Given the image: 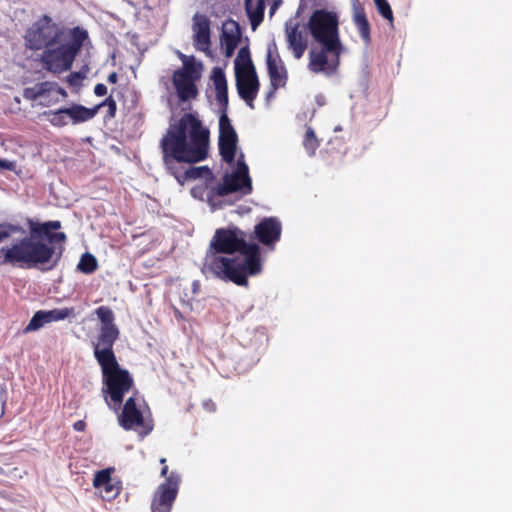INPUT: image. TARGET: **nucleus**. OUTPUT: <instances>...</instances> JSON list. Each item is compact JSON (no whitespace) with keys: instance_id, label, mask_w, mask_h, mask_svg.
Here are the masks:
<instances>
[{"instance_id":"f257e3e1","label":"nucleus","mask_w":512,"mask_h":512,"mask_svg":"<svg viewBox=\"0 0 512 512\" xmlns=\"http://www.w3.org/2000/svg\"><path fill=\"white\" fill-rule=\"evenodd\" d=\"M94 314L100 321V327L96 341L92 342L94 357L101 367L103 375V388L107 405L119 410L124 395L133 386V378L126 369H122L116 359L113 346L120 336V331L115 324V315L108 306H100Z\"/></svg>"},{"instance_id":"f03ea898","label":"nucleus","mask_w":512,"mask_h":512,"mask_svg":"<svg viewBox=\"0 0 512 512\" xmlns=\"http://www.w3.org/2000/svg\"><path fill=\"white\" fill-rule=\"evenodd\" d=\"M61 228L60 221H47L31 228L29 236L14 242L10 247L0 249V264L13 265L22 268H38L49 264L47 269H53L58 265L63 248L59 251L53 243H64V232H52Z\"/></svg>"},{"instance_id":"7ed1b4c3","label":"nucleus","mask_w":512,"mask_h":512,"mask_svg":"<svg viewBox=\"0 0 512 512\" xmlns=\"http://www.w3.org/2000/svg\"><path fill=\"white\" fill-rule=\"evenodd\" d=\"M210 132L197 113H185L170 124L160 141L163 162L170 170L176 163H198L208 157Z\"/></svg>"},{"instance_id":"20e7f679","label":"nucleus","mask_w":512,"mask_h":512,"mask_svg":"<svg viewBox=\"0 0 512 512\" xmlns=\"http://www.w3.org/2000/svg\"><path fill=\"white\" fill-rule=\"evenodd\" d=\"M240 253L244 256L242 262L236 258L213 256L209 269L221 279L229 280L238 286H247V276L256 275L262 270L260 248L255 243H248Z\"/></svg>"},{"instance_id":"39448f33","label":"nucleus","mask_w":512,"mask_h":512,"mask_svg":"<svg viewBox=\"0 0 512 512\" xmlns=\"http://www.w3.org/2000/svg\"><path fill=\"white\" fill-rule=\"evenodd\" d=\"M216 100L220 106L221 115L219 117V137L218 148L219 153L228 164H232L235 160L238 136L227 115L228 109V85L226 75L222 68L214 67L211 74Z\"/></svg>"},{"instance_id":"423d86ee","label":"nucleus","mask_w":512,"mask_h":512,"mask_svg":"<svg viewBox=\"0 0 512 512\" xmlns=\"http://www.w3.org/2000/svg\"><path fill=\"white\" fill-rule=\"evenodd\" d=\"M70 35L68 41L62 42L60 39L56 45L48 46L43 50L40 62L46 71L61 74L71 69L85 40L88 39V32L83 28L74 27Z\"/></svg>"},{"instance_id":"0eeeda50","label":"nucleus","mask_w":512,"mask_h":512,"mask_svg":"<svg viewBox=\"0 0 512 512\" xmlns=\"http://www.w3.org/2000/svg\"><path fill=\"white\" fill-rule=\"evenodd\" d=\"M307 26L312 38L321 46L329 50L343 48L339 32V17L336 12L316 9L309 17Z\"/></svg>"},{"instance_id":"6e6552de","label":"nucleus","mask_w":512,"mask_h":512,"mask_svg":"<svg viewBox=\"0 0 512 512\" xmlns=\"http://www.w3.org/2000/svg\"><path fill=\"white\" fill-rule=\"evenodd\" d=\"M178 55L183 62V66L174 71L172 83L179 100L187 102L196 99L199 94L196 82L201 78L202 64L195 62L193 56L187 57L180 52Z\"/></svg>"},{"instance_id":"1a4fd4ad","label":"nucleus","mask_w":512,"mask_h":512,"mask_svg":"<svg viewBox=\"0 0 512 512\" xmlns=\"http://www.w3.org/2000/svg\"><path fill=\"white\" fill-rule=\"evenodd\" d=\"M62 29L48 15H42L26 30L24 42L26 48L39 51L56 45L62 38Z\"/></svg>"},{"instance_id":"9d476101","label":"nucleus","mask_w":512,"mask_h":512,"mask_svg":"<svg viewBox=\"0 0 512 512\" xmlns=\"http://www.w3.org/2000/svg\"><path fill=\"white\" fill-rule=\"evenodd\" d=\"M246 234L238 227L216 229L206 255V264L209 266L211 258L217 254H234L240 252L246 245Z\"/></svg>"},{"instance_id":"9b49d317","label":"nucleus","mask_w":512,"mask_h":512,"mask_svg":"<svg viewBox=\"0 0 512 512\" xmlns=\"http://www.w3.org/2000/svg\"><path fill=\"white\" fill-rule=\"evenodd\" d=\"M237 191H241L243 195L252 192V181L249 176L248 166L243 160V155L238 159L237 169L231 174L226 173L223 176L222 183L209 190L208 201L211 202L217 196L223 197Z\"/></svg>"},{"instance_id":"f8f14e48","label":"nucleus","mask_w":512,"mask_h":512,"mask_svg":"<svg viewBox=\"0 0 512 512\" xmlns=\"http://www.w3.org/2000/svg\"><path fill=\"white\" fill-rule=\"evenodd\" d=\"M93 111L81 104H72L70 107L43 112V116L54 127H64L68 124L77 125L92 119Z\"/></svg>"},{"instance_id":"ddd939ff","label":"nucleus","mask_w":512,"mask_h":512,"mask_svg":"<svg viewBox=\"0 0 512 512\" xmlns=\"http://www.w3.org/2000/svg\"><path fill=\"white\" fill-rule=\"evenodd\" d=\"M180 482V475L172 471L154 493L151 502L152 512H171L178 495Z\"/></svg>"},{"instance_id":"4468645a","label":"nucleus","mask_w":512,"mask_h":512,"mask_svg":"<svg viewBox=\"0 0 512 512\" xmlns=\"http://www.w3.org/2000/svg\"><path fill=\"white\" fill-rule=\"evenodd\" d=\"M343 48L336 50L326 49L325 46H321L319 51L309 52V64L308 68L313 73H325L331 75L335 73L340 64V55Z\"/></svg>"},{"instance_id":"2eb2a0df","label":"nucleus","mask_w":512,"mask_h":512,"mask_svg":"<svg viewBox=\"0 0 512 512\" xmlns=\"http://www.w3.org/2000/svg\"><path fill=\"white\" fill-rule=\"evenodd\" d=\"M119 423L125 430L141 429L139 433L143 436L149 434L153 428L151 424L145 422L143 414L133 397L126 400L119 417Z\"/></svg>"},{"instance_id":"dca6fc26","label":"nucleus","mask_w":512,"mask_h":512,"mask_svg":"<svg viewBox=\"0 0 512 512\" xmlns=\"http://www.w3.org/2000/svg\"><path fill=\"white\" fill-rule=\"evenodd\" d=\"M266 62L270 84L273 88L271 93H273L277 89L284 87L287 82V70L278 53V47L274 41L268 45Z\"/></svg>"},{"instance_id":"f3484780","label":"nucleus","mask_w":512,"mask_h":512,"mask_svg":"<svg viewBox=\"0 0 512 512\" xmlns=\"http://www.w3.org/2000/svg\"><path fill=\"white\" fill-rule=\"evenodd\" d=\"M237 92L242 100L250 107L254 108V100L256 99L260 83L256 70L240 71L235 73Z\"/></svg>"},{"instance_id":"a211bd4d","label":"nucleus","mask_w":512,"mask_h":512,"mask_svg":"<svg viewBox=\"0 0 512 512\" xmlns=\"http://www.w3.org/2000/svg\"><path fill=\"white\" fill-rule=\"evenodd\" d=\"M52 92H56L60 94L62 97H67V92L64 88L58 86L57 83L50 81L40 82L32 87L24 88L23 97L29 101H35L39 98H44V100L41 101L40 104L42 106H50L58 100L47 99Z\"/></svg>"},{"instance_id":"6ab92c4d","label":"nucleus","mask_w":512,"mask_h":512,"mask_svg":"<svg viewBox=\"0 0 512 512\" xmlns=\"http://www.w3.org/2000/svg\"><path fill=\"white\" fill-rule=\"evenodd\" d=\"M281 231L282 227L279 220L274 217H269L264 218L255 226L254 234L255 238L263 245L273 246L279 241Z\"/></svg>"},{"instance_id":"aec40b11","label":"nucleus","mask_w":512,"mask_h":512,"mask_svg":"<svg viewBox=\"0 0 512 512\" xmlns=\"http://www.w3.org/2000/svg\"><path fill=\"white\" fill-rule=\"evenodd\" d=\"M72 315H74V308L72 307L53 309L49 311H37L26 326L25 332L36 331L47 323L64 320Z\"/></svg>"},{"instance_id":"412c9836","label":"nucleus","mask_w":512,"mask_h":512,"mask_svg":"<svg viewBox=\"0 0 512 512\" xmlns=\"http://www.w3.org/2000/svg\"><path fill=\"white\" fill-rule=\"evenodd\" d=\"M193 41L194 46L199 51H209L210 40V21L206 15L195 14L193 17Z\"/></svg>"},{"instance_id":"4be33fe9","label":"nucleus","mask_w":512,"mask_h":512,"mask_svg":"<svg viewBox=\"0 0 512 512\" xmlns=\"http://www.w3.org/2000/svg\"><path fill=\"white\" fill-rule=\"evenodd\" d=\"M299 23H286L285 34L288 48L292 51L296 59H300L306 49L307 40L303 35V32L299 29Z\"/></svg>"},{"instance_id":"5701e85b","label":"nucleus","mask_w":512,"mask_h":512,"mask_svg":"<svg viewBox=\"0 0 512 512\" xmlns=\"http://www.w3.org/2000/svg\"><path fill=\"white\" fill-rule=\"evenodd\" d=\"M353 23L357 28L361 39L365 44L371 43V27L366 16L364 6L358 1L353 0Z\"/></svg>"},{"instance_id":"b1692460","label":"nucleus","mask_w":512,"mask_h":512,"mask_svg":"<svg viewBox=\"0 0 512 512\" xmlns=\"http://www.w3.org/2000/svg\"><path fill=\"white\" fill-rule=\"evenodd\" d=\"M245 10L254 29L263 21L265 0H245Z\"/></svg>"},{"instance_id":"393cba45","label":"nucleus","mask_w":512,"mask_h":512,"mask_svg":"<svg viewBox=\"0 0 512 512\" xmlns=\"http://www.w3.org/2000/svg\"><path fill=\"white\" fill-rule=\"evenodd\" d=\"M231 24L235 27L236 30H224L221 36V42L222 45L225 47V55L227 57L231 56L234 53L240 41V32L238 29V24L235 21H232Z\"/></svg>"},{"instance_id":"a878e982","label":"nucleus","mask_w":512,"mask_h":512,"mask_svg":"<svg viewBox=\"0 0 512 512\" xmlns=\"http://www.w3.org/2000/svg\"><path fill=\"white\" fill-rule=\"evenodd\" d=\"M104 107H106V113L103 117V120L105 123L111 121L112 119H114L116 117L117 103H116L115 99L110 95L106 99H104L102 102L95 105L94 107L89 108L90 110L93 111L92 119L97 115L98 111Z\"/></svg>"},{"instance_id":"bb28decb","label":"nucleus","mask_w":512,"mask_h":512,"mask_svg":"<svg viewBox=\"0 0 512 512\" xmlns=\"http://www.w3.org/2000/svg\"><path fill=\"white\" fill-rule=\"evenodd\" d=\"M178 182L182 183L185 180L188 179H198L201 177H205L209 180L213 179V173L207 166H201V167H190L187 169L182 175H176L174 174Z\"/></svg>"},{"instance_id":"cd10ccee","label":"nucleus","mask_w":512,"mask_h":512,"mask_svg":"<svg viewBox=\"0 0 512 512\" xmlns=\"http://www.w3.org/2000/svg\"><path fill=\"white\" fill-rule=\"evenodd\" d=\"M238 69L240 71L256 70L252 62L248 47H242L238 52V55L235 59V73Z\"/></svg>"},{"instance_id":"c85d7f7f","label":"nucleus","mask_w":512,"mask_h":512,"mask_svg":"<svg viewBox=\"0 0 512 512\" xmlns=\"http://www.w3.org/2000/svg\"><path fill=\"white\" fill-rule=\"evenodd\" d=\"M303 146L310 157L315 155L316 150L320 146V140L316 136L315 131L311 126L306 127V131L303 137Z\"/></svg>"},{"instance_id":"c756f323","label":"nucleus","mask_w":512,"mask_h":512,"mask_svg":"<svg viewBox=\"0 0 512 512\" xmlns=\"http://www.w3.org/2000/svg\"><path fill=\"white\" fill-rule=\"evenodd\" d=\"M98 268L97 259L90 253H84L77 265V269L84 274H91Z\"/></svg>"},{"instance_id":"7c9ffc66","label":"nucleus","mask_w":512,"mask_h":512,"mask_svg":"<svg viewBox=\"0 0 512 512\" xmlns=\"http://www.w3.org/2000/svg\"><path fill=\"white\" fill-rule=\"evenodd\" d=\"M378 13L386 19L390 26H393L394 16L390 4L387 0H374Z\"/></svg>"},{"instance_id":"2f4dec72","label":"nucleus","mask_w":512,"mask_h":512,"mask_svg":"<svg viewBox=\"0 0 512 512\" xmlns=\"http://www.w3.org/2000/svg\"><path fill=\"white\" fill-rule=\"evenodd\" d=\"M112 471H113L112 468L97 471L95 473V476L93 479V486L95 488H102V486L109 484V482L112 480L111 479Z\"/></svg>"},{"instance_id":"473e14b6","label":"nucleus","mask_w":512,"mask_h":512,"mask_svg":"<svg viewBox=\"0 0 512 512\" xmlns=\"http://www.w3.org/2000/svg\"><path fill=\"white\" fill-rule=\"evenodd\" d=\"M16 231H17V227L12 224H8V223L0 224V242L7 239L8 237H10L11 234Z\"/></svg>"},{"instance_id":"72a5a7b5","label":"nucleus","mask_w":512,"mask_h":512,"mask_svg":"<svg viewBox=\"0 0 512 512\" xmlns=\"http://www.w3.org/2000/svg\"><path fill=\"white\" fill-rule=\"evenodd\" d=\"M108 498H115L119 494V487L112 483L102 486Z\"/></svg>"},{"instance_id":"f704fd0d","label":"nucleus","mask_w":512,"mask_h":512,"mask_svg":"<svg viewBox=\"0 0 512 512\" xmlns=\"http://www.w3.org/2000/svg\"><path fill=\"white\" fill-rule=\"evenodd\" d=\"M203 408L210 413H214L217 410L216 403L212 399H206L202 403Z\"/></svg>"},{"instance_id":"c9c22d12","label":"nucleus","mask_w":512,"mask_h":512,"mask_svg":"<svg viewBox=\"0 0 512 512\" xmlns=\"http://www.w3.org/2000/svg\"><path fill=\"white\" fill-rule=\"evenodd\" d=\"M94 94L98 97L104 96L107 94V87L103 83H98L94 87Z\"/></svg>"},{"instance_id":"e433bc0d","label":"nucleus","mask_w":512,"mask_h":512,"mask_svg":"<svg viewBox=\"0 0 512 512\" xmlns=\"http://www.w3.org/2000/svg\"><path fill=\"white\" fill-rule=\"evenodd\" d=\"M82 78L83 77L81 76V74L79 72H71L67 76V82L69 85L73 86V85L77 84V80L82 79Z\"/></svg>"},{"instance_id":"4c0bfd02","label":"nucleus","mask_w":512,"mask_h":512,"mask_svg":"<svg viewBox=\"0 0 512 512\" xmlns=\"http://www.w3.org/2000/svg\"><path fill=\"white\" fill-rule=\"evenodd\" d=\"M0 168L6 170H12L14 168V163L8 160L0 159Z\"/></svg>"},{"instance_id":"58836bf2","label":"nucleus","mask_w":512,"mask_h":512,"mask_svg":"<svg viewBox=\"0 0 512 512\" xmlns=\"http://www.w3.org/2000/svg\"><path fill=\"white\" fill-rule=\"evenodd\" d=\"M73 427L76 431H84L86 428V423L83 420H79L74 423Z\"/></svg>"},{"instance_id":"ea45409f","label":"nucleus","mask_w":512,"mask_h":512,"mask_svg":"<svg viewBox=\"0 0 512 512\" xmlns=\"http://www.w3.org/2000/svg\"><path fill=\"white\" fill-rule=\"evenodd\" d=\"M107 81L111 84H115L118 81V74L116 72H112L108 75Z\"/></svg>"},{"instance_id":"a19ab883","label":"nucleus","mask_w":512,"mask_h":512,"mask_svg":"<svg viewBox=\"0 0 512 512\" xmlns=\"http://www.w3.org/2000/svg\"><path fill=\"white\" fill-rule=\"evenodd\" d=\"M199 289H200V283L198 281H194L192 283V291H193V293H198Z\"/></svg>"},{"instance_id":"79ce46f5","label":"nucleus","mask_w":512,"mask_h":512,"mask_svg":"<svg viewBox=\"0 0 512 512\" xmlns=\"http://www.w3.org/2000/svg\"><path fill=\"white\" fill-rule=\"evenodd\" d=\"M168 474V466L167 465H164L161 469V476L162 477H165L167 479V477H169Z\"/></svg>"},{"instance_id":"37998d69","label":"nucleus","mask_w":512,"mask_h":512,"mask_svg":"<svg viewBox=\"0 0 512 512\" xmlns=\"http://www.w3.org/2000/svg\"><path fill=\"white\" fill-rule=\"evenodd\" d=\"M174 315H175V317H176L177 319H180V320H183V319H184V317H183L182 313H181V312H180V310H179V309H177V308H175V309H174Z\"/></svg>"},{"instance_id":"c03bdc74","label":"nucleus","mask_w":512,"mask_h":512,"mask_svg":"<svg viewBox=\"0 0 512 512\" xmlns=\"http://www.w3.org/2000/svg\"><path fill=\"white\" fill-rule=\"evenodd\" d=\"M196 190H197L196 188H192V189H191V194H192L194 197H196Z\"/></svg>"},{"instance_id":"a18cd8bd","label":"nucleus","mask_w":512,"mask_h":512,"mask_svg":"<svg viewBox=\"0 0 512 512\" xmlns=\"http://www.w3.org/2000/svg\"><path fill=\"white\" fill-rule=\"evenodd\" d=\"M160 463L163 464V465H166V459L165 458H161L160 459Z\"/></svg>"},{"instance_id":"49530a36","label":"nucleus","mask_w":512,"mask_h":512,"mask_svg":"<svg viewBox=\"0 0 512 512\" xmlns=\"http://www.w3.org/2000/svg\"><path fill=\"white\" fill-rule=\"evenodd\" d=\"M186 305L191 309L192 308V305L190 302H187Z\"/></svg>"}]
</instances>
